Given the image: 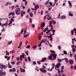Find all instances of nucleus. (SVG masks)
<instances>
[{
	"mask_svg": "<svg viewBox=\"0 0 76 76\" xmlns=\"http://www.w3.org/2000/svg\"><path fill=\"white\" fill-rule=\"evenodd\" d=\"M60 65H61V64L60 63H58L55 66V69L56 70H58L59 73H60V70H59V68L60 67Z\"/></svg>",
	"mask_w": 76,
	"mask_h": 76,
	"instance_id": "f257e3e1",
	"label": "nucleus"
},
{
	"mask_svg": "<svg viewBox=\"0 0 76 76\" xmlns=\"http://www.w3.org/2000/svg\"><path fill=\"white\" fill-rule=\"evenodd\" d=\"M15 12L16 15H19L20 14V8H18L16 9L15 10Z\"/></svg>",
	"mask_w": 76,
	"mask_h": 76,
	"instance_id": "f03ea898",
	"label": "nucleus"
},
{
	"mask_svg": "<svg viewBox=\"0 0 76 76\" xmlns=\"http://www.w3.org/2000/svg\"><path fill=\"white\" fill-rule=\"evenodd\" d=\"M8 24V23H5L4 24H1V22H0V26H1V27H2V28H3V26H5L6 28V27H7V25H7Z\"/></svg>",
	"mask_w": 76,
	"mask_h": 76,
	"instance_id": "7ed1b4c3",
	"label": "nucleus"
},
{
	"mask_svg": "<svg viewBox=\"0 0 76 76\" xmlns=\"http://www.w3.org/2000/svg\"><path fill=\"white\" fill-rule=\"evenodd\" d=\"M26 29H25L24 30V35L23 36V37H24V38H27V37H28V34H26Z\"/></svg>",
	"mask_w": 76,
	"mask_h": 76,
	"instance_id": "20e7f679",
	"label": "nucleus"
},
{
	"mask_svg": "<svg viewBox=\"0 0 76 76\" xmlns=\"http://www.w3.org/2000/svg\"><path fill=\"white\" fill-rule=\"evenodd\" d=\"M33 5L34 6L35 9L32 8V10H37V9H39V6L37 4L35 6V4H34V3H33Z\"/></svg>",
	"mask_w": 76,
	"mask_h": 76,
	"instance_id": "39448f33",
	"label": "nucleus"
},
{
	"mask_svg": "<svg viewBox=\"0 0 76 76\" xmlns=\"http://www.w3.org/2000/svg\"><path fill=\"white\" fill-rule=\"evenodd\" d=\"M51 56L53 57V60H54L55 58H57V54H51Z\"/></svg>",
	"mask_w": 76,
	"mask_h": 76,
	"instance_id": "423d86ee",
	"label": "nucleus"
},
{
	"mask_svg": "<svg viewBox=\"0 0 76 76\" xmlns=\"http://www.w3.org/2000/svg\"><path fill=\"white\" fill-rule=\"evenodd\" d=\"M5 76L6 72H3L1 70H0V76Z\"/></svg>",
	"mask_w": 76,
	"mask_h": 76,
	"instance_id": "0eeeda50",
	"label": "nucleus"
},
{
	"mask_svg": "<svg viewBox=\"0 0 76 76\" xmlns=\"http://www.w3.org/2000/svg\"><path fill=\"white\" fill-rule=\"evenodd\" d=\"M0 67L1 69H3V68L5 69L6 68V66L1 64H0Z\"/></svg>",
	"mask_w": 76,
	"mask_h": 76,
	"instance_id": "6e6552de",
	"label": "nucleus"
},
{
	"mask_svg": "<svg viewBox=\"0 0 76 76\" xmlns=\"http://www.w3.org/2000/svg\"><path fill=\"white\" fill-rule=\"evenodd\" d=\"M50 36H48V37L49 38H50V40H51V41H53V36L51 34H49Z\"/></svg>",
	"mask_w": 76,
	"mask_h": 76,
	"instance_id": "1a4fd4ad",
	"label": "nucleus"
},
{
	"mask_svg": "<svg viewBox=\"0 0 76 76\" xmlns=\"http://www.w3.org/2000/svg\"><path fill=\"white\" fill-rule=\"evenodd\" d=\"M25 12L22 10L21 12V17H23V15H25Z\"/></svg>",
	"mask_w": 76,
	"mask_h": 76,
	"instance_id": "9d476101",
	"label": "nucleus"
},
{
	"mask_svg": "<svg viewBox=\"0 0 76 76\" xmlns=\"http://www.w3.org/2000/svg\"><path fill=\"white\" fill-rule=\"evenodd\" d=\"M45 25V22H42L40 25V27H44Z\"/></svg>",
	"mask_w": 76,
	"mask_h": 76,
	"instance_id": "9b49d317",
	"label": "nucleus"
},
{
	"mask_svg": "<svg viewBox=\"0 0 76 76\" xmlns=\"http://www.w3.org/2000/svg\"><path fill=\"white\" fill-rule=\"evenodd\" d=\"M49 1L50 0L47 1L45 4V5L47 6L48 7H50V6H49V3H48V2H49Z\"/></svg>",
	"mask_w": 76,
	"mask_h": 76,
	"instance_id": "f8f14e48",
	"label": "nucleus"
},
{
	"mask_svg": "<svg viewBox=\"0 0 76 76\" xmlns=\"http://www.w3.org/2000/svg\"><path fill=\"white\" fill-rule=\"evenodd\" d=\"M47 58H43L42 60L40 61V62H44V61H46Z\"/></svg>",
	"mask_w": 76,
	"mask_h": 76,
	"instance_id": "ddd939ff",
	"label": "nucleus"
},
{
	"mask_svg": "<svg viewBox=\"0 0 76 76\" xmlns=\"http://www.w3.org/2000/svg\"><path fill=\"white\" fill-rule=\"evenodd\" d=\"M69 62L70 64H71V65H72L74 63L72 59L69 60Z\"/></svg>",
	"mask_w": 76,
	"mask_h": 76,
	"instance_id": "4468645a",
	"label": "nucleus"
},
{
	"mask_svg": "<svg viewBox=\"0 0 76 76\" xmlns=\"http://www.w3.org/2000/svg\"><path fill=\"white\" fill-rule=\"evenodd\" d=\"M52 67L51 68V69H50V72L52 71V70H53V69H54V67H55V64H52Z\"/></svg>",
	"mask_w": 76,
	"mask_h": 76,
	"instance_id": "2eb2a0df",
	"label": "nucleus"
},
{
	"mask_svg": "<svg viewBox=\"0 0 76 76\" xmlns=\"http://www.w3.org/2000/svg\"><path fill=\"white\" fill-rule=\"evenodd\" d=\"M40 71L42 72H43V73H46L47 72V71L45 70H44V69L43 68L40 69Z\"/></svg>",
	"mask_w": 76,
	"mask_h": 76,
	"instance_id": "dca6fc26",
	"label": "nucleus"
},
{
	"mask_svg": "<svg viewBox=\"0 0 76 76\" xmlns=\"http://www.w3.org/2000/svg\"><path fill=\"white\" fill-rule=\"evenodd\" d=\"M60 18L61 19H66V17L65 15H62L60 17Z\"/></svg>",
	"mask_w": 76,
	"mask_h": 76,
	"instance_id": "f3484780",
	"label": "nucleus"
},
{
	"mask_svg": "<svg viewBox=\"0 0 76 76\" xmlns=\"http://www.w3.org/2000/svg\"><path fill=\"white\" fill-rule=\"evenodd\" d=\"M48 60H53V56H51V54L48 57Z\"/></svg>",
	"mask_w": 76,
	"mask_h": 76,
	"instance_id": "a211bd4d",
	"label": "nucleus"
},
{
	"mask_svg": "<svg viewBox=\"0 0 76 76\" xmlns=\"http://www.w3.org/2000/svg\"><path fill=\"white\" fill-rule=\"evenodd\" d=\"M5 57L6 58V59H7L8 61H9L10 58V57H8L7 56H5Z\"/></svg>",
	"mask_w": 76,
	"mask_h": 76,
	"instance_id": "6ab92c4d",
	"label": "nucleus"
},
{
	"mask_svg": "<svg viewBox=\"0 0 76 76\" xmlns=\"http://www.w3.org/2000/svg\"><path fill=\"white\" fill-rule=\"evenodd\" d=\"M38 40H39V41H40V40H41V38H42V37H41V36L40 35H38Z\"/></svg>",
	"mask_w": 76,
	"mask_h": 76,
	"instance_id": "aec40b11",
	"label": "nucleus"
},
{
	"mask_svg": "<svg viewBox=\"0 0 76 76\" xmlns=\"http://www.w3.org/2000/svg\"><path fill=\"white\" fill-rule=\"evenodd\" d=\"M49 23L50 26H49V27H51V26H52V24H53V22L51 21H49Z\"/></svg>",
	"mask_w": 76,
	"mask_h": 76,
	"instance_id": "412c9836",
	"label": "nucleus"
},
{
	"mask_svg": "<svg viewBox=\"0 0 76 76\" xmlns=\"http://www.w3.org/2000/svg\"><path fill=\"white\" fill-rule=\"evenodd\" d=\"M47 16L48 20H50L51 19V18L50 16V15H47Z\"/></svg>",
	"mask_w": 76,
	"mask_h": 76,
	"instance_id": "4be33fe9",
	"label": "nucleus"
},
{
	"mask_svg": "<svg viewBox=\"0 0 76 76\" xmlns=\"http://www.w3.org/2000/svg\"><path fill=\"white\" fill-rule=\"evenodd\" d=\"M72 51H73L72 54H73V55H74L75 54V48H72Z\"/></svg>",
	"mask_w": 76,
	"mask_h": 76,
	"instance_id": "5701e85b",
	"label": "nucleus"
},
{
	"mask_svg": "<svg viewBox=\"0 0 76 76\" xmlns=\"http://www.w3.org/2000/svg\"><path fill=\"white\" fill-rule=\"evenodd\" d=\"M68 3L69 4V6H70V7H72V3H71V2H70V1H68Z\"/></svg>",
	"mask_w": 76,
	"mask_h": 76,
	"instance_id": "b1692460",
	"label": "nucleus"
},
{
	"mask_svg": "<svg viewBox=\"0 0 76 76\" xmlns=\"http://www.w3.org/2000/svg\"><path fill=\"white\" fill-rule=\"evenodd\" d=\"M69 16H73V15L71 13V12H70L69 14Z\"/></svg>",
	"mask_w": 76,
	"mask_h": 76,
	"instance_id": "393cba45",
	"label": "nucleus"
},
{
	"mask_svg": "<svg viewBox=\"0 0 76 76\" xmlns=\"http://www.w3.org/2000/svg\"><path fill=\"white\" fill-rule=\"evenodd\" d=\"M75 31H75H74V29H73V30H72L71 31V34L72 35H73V34H74V31Z\"/></svg>",
	"mask_w": 76,
	"mask_h": 76,
	"instance_id": "a878e982",
	"label": "nucleus"
},
{
	"mask_svg": "<svg viewBox=\"0 0 76 76\" xmlns=\"http://www.w3.org/2000/svg\"><path fill=\"white\" fill-rule=\"evenodd\" d=\"M12 15V16H13V15H15V12H10V13L9 14V15Z\"/></svg>",
	"mask_w": 76,
	"mask_h": 76,
	"instance_id": "bb28decb",
	"label": "nucleus"
},
{
	"mask_svg": "<svg viewBox=\"0 0 76 76\" xmlns=\"http://www.w3.org/2000/svg\"><path fill=\"white\" fill-rule=\"evenodd\" d=\"M22 42H20L19 45V46L20 47H20L22 46Z\"/></svg>",
	"mask_w": 76,
	"mask_h": 76,
	"instance_id": "cd10ccee",
	"label": "nucleus"
},
{
	"mask_svg": "<svg viewBox=\"0 0 76 76\" xmlns=\"http://www.w3.org/2000/svg\"><path fill=\"white\" fill-rule=\"evenodd\" d=\"M14 18V17H12L10 22H13V21H14V19H13V18Z\"/></svg>",
	"mask_w": 76,
	"mask_h": 76,
	"instance_id": "c85d7f7f",
	"label": "nucleus"
},
{
	"mask_svg": "<svg viewBox=\"0 0 76 76\" xmlns=\"http://www.w3.org/2000/svg\"><path fill=\"white\" fill-rule=\"evenodd\" d=\"M29 15L31 17H33V13H32V12H30L29 14Z\"/></svg>",
	"mask_w": 76,
	"mask_h": 76,
	"instance_id": "c756f323",
	"label": "nucleus"
},
{
	"mask_svg": "<svg viewBox=\"0 0 76 76\" xmlns=\"http://www.w3.org/2000/svg\"><path fill=\"white\" fill-rule=\"evenodd\" d=\"M63 51L64 53L63 54H62L61 55H64V54H65V55H66V54H67V52L64 50H63Z\"/></svg>",
	"mask_w": 76,
	"mask_h": 76,
	"instance_id": "7c9ffc66",
	"label": "nucleus"
},
{
	"mask_svg": "<svg viewBox=\"0 0 76 76\" xmlns=\"http://www.w3.org/2000/svg\"><path fill=\"white\" fill-rule=\"evenodd\" d=\"M10 54H12V53H15V51L14 50H13L12 51H11L10 52Z\"/></svg>",
	"mask_w": 76,
	"mask_h": 76,
	"instance_id": "2f4dec72",
	"label": "nucleus"
},
{
	"mask_svg": "<svg viewBox=\"0 0 76 76\" xmlns=\"http://www.w3.org/2000/svg\"><path fill=\"white\" fill-rule=\"evenodd\" d=\"M23 59V56L22 55L20 56V60H22V59Z\"/></svg>",
	"mask_w": 76,
	"mask_h": 76,
	"instance_id": "473e14b6",
	"label": "nucleus"
},
{
	"mask_svg": "<svg viewBox=\"0 0 76 76\" xmlns=\"http://www.w3.org/2000/svg\"><path fill=\"white\" fill-rule=\"evenodd\" d=\"M36 48H37V45H34L32 47L33 49H35Z\"/></svg>",
	"mask_w": 76,
	"mask_h": 76,
	"instance_id": "72a5a7b5",
	"label": "nucleus"
},
{
	"mask_svg": "<svg viewBox=\"0 0 76 76\" xmlns=\"http://www.w3.org/2000/svg\"><path fill=\"white\" fill-rule=\"evenodd\" d=\"M12 43V41H10L8 42V45L11 44Z\"/></svg>",
	"mask_w": 76,
	"mask_h": 76,
	"instance_id": "f704fd0d",
	"label": "nucleus"
},
{
	"mask_svg": "<svg viewBox=\"0 0 76 76\" xmlns=\"http://www.w3.org/2000/svg\"><path fill=\"white\" fill-rule=\"evenodd\" d=\"M58 72L59 73V74H58V76H61V73H60V71H59V72H58Z\"/></svg>",
	"mask_w": 76,
	"mask_h": 76,
	"instance_id": "c9c22d12",
	"label": "nucleus"
},
{
	"mask_svg": "<svg viewBox=\"0 0 76 76\" xmlns=\"http://www.w3.org/2000/svg\"><path fill=\"white\" fill-rule=\"evenodd\" d=\"M12 70V72H15L16 70V68H13Z\"/></svg>",
	"mask_w": 76,
	"mask_h": 76,
	"instance_id": "e433bc0d",
	"label": "nucleus"
},
{
	"mask_svg": "<svg viewBox=\"0 0 76 76\" xmlns=\"http://www.w3.org/2000/svg\"><path fill=\"white\" fill-rule=\"evenodd\" d=\"M50 52L51 53H54V54H55V51H53V50H50Z\"/></svg>",
	"mask_w": 76,
	"mask_h": 76,
	"instance_id": "4c0bfd02",
	"label": "nucleus"
},
{
	"mask_svg": "<svg viewBox=\"0 0 76 76\" xmlns=\"http://www.w3.org/2000/svg\"><path fill=\"white\" fill-rule=\"evenodd\" d=\"M61 59H60L59 58H58V62H61Z\"/></svg>",
	"mask_w": 76,
	"mask_h": 76,
	"instance_id": "58836bf2",
	"label": "nucleus"
},
{
	"mask_svg": "<svg viewBox=\"0 0 76 76\" xmlns=\"http://www.w3.org/2000/svg\"><path fill=\"white\" fill-rule=\"evenodd\" d=\"M49 4L50 6H52L53 5V3H52L51 2H49Z\"/></svg>",
	"mask_w": 76,
	"mask_h": 76,
	"instance_id": "ea45409f",
	"label": "nucleus"
},
{
	"mask_svg": "<svg viewBox=\"0 0 76 76\" xmlns=\"http://www.w3.org/2000/svg\"><path fill=\"white\" fill-rule=\"evenodd\" d=\"M73 53H72H72L71 52H70V57H72V56H73Z\"/></svg>",
	"mask_w": 76,
	"mask_h": 76,
	"instance_id": "a19ab883",
	"label": "nucleus"
},
{
	"mask_svg": "<svg viewBox=\"0 0 76 76\" xmlns=\"http://www.w3.org/2000/svg\"><path fill=\"white\" fill-rule=\"evenodd\" d=\"M65 60H66V63H68V61H69V60H68V59L67 58H65Z\"/></svg>",
	"mask_w": 76,
	"mask_h": 76,
	"instance_id": "79ce46f5",
	"label": "nucleus"
},
{
	"mask_svg": "<svg viewBox=\"0 0 76 76\" xmlns=\"http://www.w3.org/2000/svg\"><path fill=\"white\" fill-rule=\"evenodd\" d=\"M41 44H42V43H40L39 45H38V47H40L41 46Z\"/></svg>",
	"mask_w": 76,
	"mask_h": 76,
	"instance_id": "37998d69",
	"label": "nucleus"
},
{
	"mask_svg": "<svg viewBox=\"0 0 76 76\" xmlns=\"http://www.w3.org/2000/svg\"><path fill=\"white\" fill-rule=\"evenodd\" d=\"M33 64H34V65H35L36 64H37V63H36V62L35 61H33Z\"/></svg>",
	"mask_w": 76,
	"mask_h": 76,
	"instance_id": "c03bdc74",
	"label": "nucleus"
},
{
	"mask_svg": "<svg viewBox=\"0 0 76 76\" xmlns=\"http://www.w3.org/2000/svg\"><path fill=\"white\" fill-rule=\"evenodd\" d=\"M74 31H75V35H76V28H74Z\"/></svg>",
	"mask_w": 76,
	"mask_h": 76,
	"instance_id": "a18cd8bd",
	"label": "nucleus"
},
{
	"mask_svg": "<svg viewBox=\"0 0 76 76\" xmlns=\"http://www.w3.org/2000/svg\"><path fill=\"white\" fill-rule=\"evenodd\" d=\"M32 19H31V18H30V22L31 23H32Z\"/></svg>",
	"mask_w": 76,
	"mask_h": 76,
	"instance_id": "49530a36",
	"label": "nucleus"
},
{
	"mask_svg": "<svg viewBox=\"0 0 76 76\" xmlns=\"http://www.w3.org/2000/svg\"><path fill=\"white\" fill-rule=\"evenodd\" d=\"M23 28H22V30H21V33H20V34H22L23 33Z\"/></svg>",
	"mask_w": 76,
	"mask_h": 76,
	"instance_id": "de8ad7c7",
	"label": "nucleus"
},
{
	"mask_svg": "<svg viewBox=\"0 0 76 76\" xmlns=\"http://www.w3.org/2000/svg\"><path fill=\"white\" fill-rule=\"evenodd\" d=\"M44 39H42V41H40L41 42V43L42 44L43 43V42H44Z\"/></svg>",
	"mask_w": 76,
	"mask_h": 76,
	"instance_id": "09e8293b",
	"label": "nucleus"
},
{
	"mask_svg": "<svg viewBox=\"0 0 76 76\" xmlns=\"http://www.w3.org/2000/svg\"><path fill=\"white\" fill-rule=\"evenodd\" d=\"M12 66L10 65H8V67L9 68H10V69H11V68H12Z\"/></svg>",
	"mask_w": 76,
	"mask_h": 76,
	"instance_id": "8fccbe9b",
	"label": "nucleus"
},
{
	"mask_svg": "<svg viewBox=\"0 0 76 76\" xmlns=\"http://www.w3.org/2000/svg\"><path fill=\"white\" fill-rule=\"evenodd\" d=\"M27 4H28V1H26L25 3V5L26 6V5H27Z\"/></svg>",
	"mask_w": 76,
	"mask_h": 76,
	"instance_id": "3c124183",
	"label": "nucleus"
},
{
	"mask_svg": "<svg viewBox=\"0 0 76 76\" xmlns=\"http://www.w3.org/2000/svg\"><path fill=\"white\" fill-rule=\"evenodd\" d=\"M58 48L59 49V50H61V47L60 46H58Z\"/></svg>",
	"mask_w": 76,
	"mask_h": 76,
	"instance_id": "603ef678",
	"label": "nucleus"
},
{
	"mask_svg": "<svg viewBox=\"0 0 76 76\" xmlns=\"http://www.w3.org/2000/svg\"><path fill=\"white\" fill-rule=\"evenodd\" d=\"M42 67H43V69H46V67H45V66L44 65H42Z\"/></svg>",
	"mask_w": 76,
	"mask_h": 76,
	"instance_id": "864d4df0",
	"label": "nucleus"
},
{
	"mask_svg": "<svg viewBox=\"0 0 76 76\" xmlns=\"http://www.w3.org/2000/svg\"><path fill=\"white\" fill-rule=\"evenodd\" d=\"M37 63L38 64H39V65H40V64H41V62L39 61H37Z\"/></svg>",
	"mask_w": 76,
	"mask_h": 76,
	"instance_id": "5fc2aeb1",
	"label": "nucleus"
},
{
	"mask_svg": "<svg viewBox=\"0 0 76 76\" xmlns=\"http://www.w3.org/2000/svg\"><path fill=\"white\" fill-rule=\"evenodd\" d=\"M31 26L32 27H33V28H35V25L34 24H32Z\"/></svg>",
	"mask_w": 76,
	"mask_h": 76,
	"instance_id": "6e6d98bb",
	"label": "nucleus"
},
{
	"mask_svg": "<svg viewBox=\"0 0 76 76\" xmlns=\"http://www.w3.org/2000/svg\"><path fill=\"white\" fill-rule=\"evenodd\" d=\"M48 34H49V32L48 31L47 32L46 35H48Z\"/></svg>",
	"mask_w": 76,
	"mask_h": 76,
	"instance_id": "4d7b16f0",
	"label": "nucleus"
},
{
	"mask_svg": "<svg viewBox=\"0 0 76 76\" xmlns=\"http://www.w3.org/2000/svg\"><path fill=\"white\" fill-rule=\"evenodd\" d=\"M12 21H10L9 23L8 24V25H10L11 24H12Z\"/></svg>",
	"mask_w": 76,
	"mask_h": 76,
	"instance_id": "13d9d810",
	"label": "nucleus"
},
{
	"mask_svg": "<svg viewBox=\"0 0 76 76\" xmlns=\"http://www.w3.org/2000/svg\"><path fill=\"white\" fill-rule=\"evenodd\" d=\"M47 15H46L45 16H44V20H45V19H46V17H47Z\"/></svg>",
	"mask_w": 76,
	"mask_h": 76,
	"instance_id": "bf43d9fd",
	"label": "nucleus"
},
{
	"mask_svg": "<svg viewBox=\"0 0 76 76\" xmlns=\"http://www.w3.org/2000/svg\"><path fill=\"white\" fill-rule=\"evenodd\" d=\"M9 71L10 72H13L12 70V69H10Z\"/></svg>",
	"mask_w": 76,
	"mask_h": 76,
	"instance_id": "052dcab7",
	"label": "nucleus"
},
{
	"mask_svg": "<svg viewBox=\"0 0 76 76\" xmlns=\"http://www.w3.org/2000/svg\"><path fill=\"white\" fill-rule=\"evenodd\" d=\"M71 47H72V48H73H73H75V46L74 45H73L72 46V45L71 46Z\"/></svg>",
	"mask_w": 76,
	"mask_h": 76,
	"instance_id": "680f3d73",
	"label": "nucleus"
},
{
	"mask_svg": "<svg viewBox=\"0 0 76 76\" xmlns=\"http://www.w3.org/2000/svg\"><path fill=\"white\" fill-rule=\"evenodd\" d=\"M10 54V53H9V52H8L6 54V55H9Z\"/></svg>",
	"mask_w": 76,
	"mask_h": 76,
	"instance_id": "e2e57ef3",
	"label": "nucleus"
},
{
	"mask_svg": "<svg viewBox=\"0 0 76 76\" xmlns=\"http://www.w3.org/2000/svg\"><path fill=\"white\" fill-rule=\"evenodd\" d=\"M64 66H62L61 67V69L62 70H63L64 69Z\"/></svg>",
	"mask_w": 76,
	"mask_h": 76,
	"instance_id": "0e129e2a",
	"label": "nucleus"
},
{
	"mask_svg": "<svg viewBox=\"0 0 76 76\" xmlns=\"http://www.w3.org/2000/svg\"><path fill=\"white\" fill-rule=\"evenodd\" d=\"M60 13L59 14L58 18H60Z\"/></svg>",
	"mask_w": 76,
	"mask_h": 76,
	"instance_id": "69168bd1",
	"label": "nucleus"
},
{
	"mask_svg": "<svg viewBox=\"0 0 76 76\" xmlns=\"http://www.w3.org/2000/svg\"><path fill=\"white\" fill-rule=\"evenodd\" d=\"M25 53H26V54L27 56H28V52H26Z\"/></svg>",
	"mask_w": 76,
	"mask_h": 76,
	"instance_id": "338daca9",
	"label": "nucleus"
},
{
	"mask_svg": "<svg viewBox=\"0 0 76 76\" xmlns=\"http://www.w3.org/2000/svg\"><path fill=\"white\" fill-rule=\"evenodd\" d=\"M74 69L76 70V66L75 65H74Z\"/></svg>",
	"mask_w": 76,
	"mask_h": 76,
	"instance_id": "774afa93",
	"label": "nucleus"
}]
</instances>
